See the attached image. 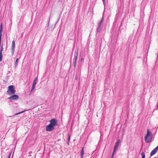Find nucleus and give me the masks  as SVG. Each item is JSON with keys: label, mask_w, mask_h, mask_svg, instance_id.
Here are the masks:
<instances>
[{"label": "nucleus", "mask_w": 158, "mask_h": 158, "mask_svg": "<svg viewBox=\"0 0 158 158\" xmlns=\"http://www.w3.org/2000/svg\"><path fill=\"white\" fill-rule=\"evenodd\" d=\"M50 123L47 125L46 127V130L47 131H51L54 129V127L57 125V120L55 119H51L49 121Z\"/></svg>", "instance_id": "obj_1"}, {"label": "nucleus", "mask_w": 158, "mask_h": 158, "mask_svg": "<svg viewBox=\"0 0 158 158\" xmlns=\"http://www.w3.org/2000/svg\"><path fill=\"white\" fill-rule=\"evenodd\" d=\"M153 137V135L152 132L148 129L147 133L144 137L145 143H151L152 141Z\"/></svg>", "instance_id": "obj_2"}, {"label": "nucleus", "mask_w": 158, "mask_h": 158, "mask_svg": "<svg viewBox=\"0 0 158 158\" xmlns=\"http://www.w3.org/2000/svg\"><path fill=\"white\" fill-rule=\"evenodd\" d=\"M15 87L13 85H10L8 87V89L7 91V93L11 95L15 94Z\"/></svg>", "instance_id": "obj_3"}, {"label": "nucleus", "mask_w": 158, "mask_h": 158, "mask_svg": "<svg viewBox=\"0 0 158 158\" xmlns=\"http://www.w3.org/2000/svg\"><path fill=\"white\" fill-rule=\"evenodd\" d=\"M78 56V53L77 52L76 53H75L74 54V61L73 62L74 64V67L75 68L76 66L77 61V57Z\"/></svg>", "instance_id": "obj_4"}, {"label": "nucleus", "mask_w": 158, "mask_h": 158, "mask_svg": "<svg viewBox=\"0 0 158 158\" xmlns=\"http://www.w3.org/2000/svg\"><path fill=\"white\" fill-rule=\"evenodd\" d=\"M19 98V96L16 95H14L9 97L8 99L10 100H18Z\"/></svg>", "instance_id": "obj_5"}, {"label": "nucleus", "mask_w": 158, "mask_h": 158, "mask_svg": "<svg viewBox=\"0 0 158 158\" xmlns=\"http://www.w3.org/2000/svg\"><path fill=\"white\" fill-rule=\"evenodd\" d=\"M120 140L119 139H118L116 143L114 148L115 149H117L118 147L119 144L120 143Z\"/></svg>", "instance_id": "obj_6"}, {"label": "nucleus", "mask_w": 158, "mask_h": 158, "mask_svg": "<svg viewBox=\"0 0 158 158\" xmlns=\"http://www.w3.org/2000/svg\"><path fill=\"white\" fill-rule=\"evenodd\" d=\"M157 151L156 150L155 148H154L151 152L150 153V156H152L155 154L157 152Z\"/></svg>", "instance_id": "obj_7"}, {"label": "nucleus", "mask_w": 158, "mask_h": 158, "mask_svg": "<svg viewBox=\"0 0 158 158\" xmlns=\"http://www.w3.org/2000/svg\"><path fill=\"white\" fill-rule=\"evenodd\" d=\"M37 77L35 78V79H34V80L33 81V83L32 84V86H33V87H35V85L36 84V81L37 80Z\"/></svg>", "instance_id": "obj_8"}, {"label": "nucleus", "mask_w": 158, "mask_h": 158, "mask_svg": "<svg viewBox=\"0 0 158 158\" xmlns=\"http://www.w3.org/2000/svg\"><path fill=\"white\" fill-rule=\"evenodd\" d=\"M84 148L83 147L82 148V150H81V158H83V155H84Z\"/></svg>", "instance_id": "obj_9"}, {"label": "nucleus", "mask_w": 158, "mask_h": 158, "mask_svg": "<svg viewBox=\"0 0 158 158\" xmlns=\"http://www.w3.org/2000/svg\"><path fill=\"white\" fill-rule=\"evenodd\" d=\"M15 44L14 40H13L12 42V45L11 46V49H15Z\"/></svg>", "instance_id": "obj_10"}, {"label": "nucleus", "mask_w": 158, "mask_h": 158, "mask_svg": "<svg viewBox=\"0 0 158 158\" xmlns=\"http://www.w3.org/2000/svg\"><path fill=\"white\" fill-rule=\"evenodd\" d=\"M103 21V17L102 18V20L100 21V22L98 23V26H100L102 27L103 24L102 23Z\"/></svg>", "instance_id": "obj_11"}, {"label": "nucleus", "mask_w": 158, "mask_h": 158, "mask_svg": "<svg viewBox=\"0 0 158 158\" xmlns=\"http://www.w3.org/2000/svg\"><path fill=\"white\" fill-rule=\"evenodd\" d=\"M102 29V27L100 26H98V27L97 29V32H99Z\"/></svg>", "instance_id": "obj_12"}, {"label": "nucleus", "mask_w": 158, "mask_h": 158, "mask_svg": "<svg viewBox=\"0 0 158 158\" xmlns=\"http://www.w3.org/2000/svg\"><path fill=\"white\" fill-rule=\"evenodd\" d=\"M19 58H17L15 62V66L16 67L17 66L18 64V61Z\"/></svg>", "instance_id": "obj_13"}, {"label": "nucleus", "mask_w": 158, "mask_h": 158, "mask_svg": "<svg viewBox=\"0 0 158 158\" xmlns=\"http://www.w3.org/2000/svg\"><path fill=\"white\" fill-rule=\"evenodd\" d=\"M35 88V87L32 86L30 94H31L33 92V91L34 90Z\"/></svg>", "instance_id": "obj_14"}, {"label": "nucleus", "mask_w": 158, "mask_h": 158, "mask_svg": "<svg viewBox=\"0 0 158 158\" xmlns=\"http://www.w3.org/2000/svg\"><path fill=\"white\" fill-rule=\"evenodd\" d=\"M142 158H145V155L144 152H142L141 153Z\"/></svg>", "instance_id": "obj_15"}, {"label": "nucleus", "mask_w": 158, "mask_h": 158, "mask_svg": "<svg viewBox=\"0 0 158 158\" xmlns=\"http://www.w3.org/2000/svg\"><path fill=\"white\" fill-rule=\"evenodd\" d=\"M2 53H1H1H0V61H2Z\"/></svg>", "instance_id": "obj_16"}, {"label": "nucleus", "mask_w": 158, "mask_h": 158, "mask_svg": "<svg viewBox=\"0 0 158 158\" xmlns=\"http://www.w3.org/2000/svg\"><path fill=\"white\" fill-rule=\"evenodd\" d=\"M11 50L12 55L13 56L14 55L15 50V49H11Z\"/></svg>", "instance_id": "obj_17"}, {"label": "nucleus", "mask_w": 158, "mask_h": 158, "mask_svg": "<svg viewBox=\"0 0 158 158\" xmlns=\"http://www.w3.org/2000/svg\"><path fill=\"white\" fill-rule=\"evenodd\" d=\"M25 111V110H24V111H21V112H19V113H16V114H15V115H18V114H21V113H23V112H24V111Z\"/></svg>", "instance_id": "obj_18"}, {"label": "nucleus", "mask_w": 158, "mask_h": 158, "mask_svg": "<svg viewBox=\"0 0 158 158\" xmlns=\"http://www.w3.org/2000/svg\"><path fill=\"white\" fill-rule=\"evenodd\" d=\"M116 149H115V148H114V150H113V153H112V158L113 157V156H114V154L115 152V150H116Z\"/></svg>", "instance_id": "obj_19"}, {"label": "nucleus", "mask_w": 158, "mask_h": 158, "mask_svg": "<svg viewBox=\"0 0 158 158\" xmlns=\"http://www.w3.org/2000/svg\"><path fill=\"white\" fill-rule=\"evenodd\" d=\"M3 48L2 47V45L1 46V48L0 50V53L1 52V53H2V51H3Z\"/></svg>", "instance_id": "obj_20"}, {"label": "nucleus", "mask_w": 158, "mask_h": 158, "mask_svg": "<svg viewBox=\"0 0 158 158\" xmlns=\"http://www.w3.org/2000/svg\"><path fill=\"white\" fill-rule=\"evenodd\" d=\"M70 139V135H69V137H68V141H69V143Z\"/></svg>", "instance_id": "obj_21"}, {"label": "nucleus", "mask_w": 158, "mask_h": 158, "mask_svg": "<svg viewBox=\"0 0 158 158\" xmlns=\"http://www.w3.org/2000/svg\"><path fill=\"white\" fill-rule=\"evenodd\" d=\"M11 153H12V151H11L10 152L9 154V155L8 158H10V156H11Z\"/></svg>", "instance_id": "obj_22"}, {"label": "nucleus", "mask_w": 158, "mask_h": 158, "mask_svg": "<svg viewBox=\"0 0 158 158\" xmlns=\"http://www.w3.org/2000/svg\"><path fill=\"white\" fill-rule=\"evenodd\" d=\"M155 149L157 151H158V145L156 147Z\"/></svg>", "instance_id": "obj_23"}, {"label": "nucleus", "mask_w": 158, "mask_h": 158, "mask_svg": "<svg viewBox=\"0 0 158 158\" xmlns=\"http://www.w3.org/2000/svg\"><path fill=\"white\" fill-rule=\"evenodd\" d=\"M104 4L105 5V0H102Z\"/></svg>", "instance_id": "obj_24"}, {"label": "nucleus", "mask_w": 158, "mask_h": 158, "mask_svg": "<svg viewBox=\"0 0 158 158\" xmlns=\"http://www.w3.org/2000/svg\"><path fill=\"white\" fill-rule=\"evenodd\" d=\"M84 60V59L83 58H81V60L82 61H83Z\"/></svg>", "instance_id": "obj_25"}, {"label": "nucleus", "mask_w": 158, "mask_h": 158, "mask_svg": "<svg viewBox=\"0 0 158 158\" xmlns=\"http://www.w3.org/2000/svg\"><path fill=\"white\" fill-rule=\"evenodd\" d=\"M69 141H67V143L68 145H69Z\"/></svg>", "instance_id": "obj_26"}]
</instances>
